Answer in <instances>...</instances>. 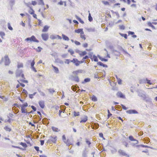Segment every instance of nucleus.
Returning <instances> with one entry per match:
<instances>
[{
  "label": "nucleus",
  "instance_id": "obj_1",
  "mask_svg": "<svg viewBox=\"0 0 157 157\" xmlns=\"http://www.w3.org/2000/svg\"><path fill=\"white\" fill-rule=\"evenodd\" d=\"M136 92L137 93L138 95L142 97L143 100L147 102L150 103L151 102V99L148 95H146V94L144 91L141 90H138L136 91Z\"/></svg>",
  "mask_w": 157,
  "mask_h": 157
},
{
  "label": "nucleus",
  "instance_id": "obj_2",
  "mask_svg": "<svg viewBox=\"0 0 157 157\" xmlns=\"http://www.w3.org/2000/svg\"><path fill=\"white\" fill-rule=\"evenodd\" d=\"M25 40L26 41H30V42H34L37 43L39 42V41L37 40L34 36H32L31 37L27 38L25 39Z\"/></svg>",
  "mask_w": 157,
  "mask_h": 157
},
{
  "label": "nucleus",
  "instance_id": "obj_3",
  "mask_svg": "<svg viewBox=\"0 0 157 157\" xmlns=\"http://www.w3.org/2000/svg\"><path fill=\"white\" fill-rule=\"evenodd\" d=\"M16 75L17 77H21L23 78H25L24 75L22 73V70L17 71Z\"/></svg>",
  "mask_w": 157,
  "mask_h": 157
},
{
  "label": "nucleus",
  "instance_id": "obj_4",
  "mask_svg": "<svg viewBox=\"0 0 157 157\" xmlns=\"http://www.w3.org/2000/svg\"><path fill=\"white\" fill-rule=\"evenodd\" d=\"M5 64L6 65H8L10 63V61L8 56L6 55L4 56Z\"/></svg>",
  "mask_w": 157,
  "mask_h": 157
},
{
  "label": "nucleus",
  "instance_id": "obj_5",
  "mask_svg": "<svg viewBox=\"0 0 157 157\" xmlns=\"http://www.w3.org/2000/svg\"><path fill=\"white\" fill-rule=\"evenodd\" d=\"M57 136H51L50 137V140L54 144L56 142L57 140Z\"/></svg>",
  "mask_w": 157,
  "mask_h": 157
},
{
  "label": "nucleus",
  "instance_id": "obj_6",
  "mask_svg": "<svg viewBox=\"0 0 157 157\" xmlns=\"http://www.w3.org/2000/svg\"><path fill=\"white\" fill-rule=\"evenodd\" d=\"M118 153H119L120 155H121L125 156L127 157H129V155L126 154L125 152L123 150H118Z\"/></svg>",
  "mask_w": 157,
  "mask_h": 157
},
{
  "label": "nucleus",
  "instance_id": "obj_7",
  "mask_svg": "<svg viewBox=\"0 0 157 157\" xmlns=\"http://www.w3.org/2000/svg\"><path fill=\"white\" fill-rule=\"evenodd\" d=\"M126 112L129 114L138 113V112L135 109H129L126 111Z\"/></svg>",
  "mask_w": 157,
  "mask_h": 157
},
{
  "label": "nucleus",
  "instance_id": "obj_8",
  "mask_svg": "<svg viewBox=\"0 0 157 157\" xmlns=\"http://www.w3.org/2000/svg\"><path fill=\"white\" fill-rule=\"evenodd\" d=\"M71 62H72L76 66H78L79 65V61H78L77 59H73L72 60H71Z\"/></svg>",
  "mask_w": 157,
  "mask_h": 157
},
{
  "label": "nucleus",
  "instance_id": "obj_9",
  "mask_svg": "<svg viewBox=\"0 0 157 157\" xmlns=\"http://www.w3.org/2000/svg\"><path fill=\"white\" fill-rule=\"evenodd\" d=\"M118 98L123 99H126L125 95L121 91H118Z\"/></svg>",
  "mask_w": 157,
  "mask_h": 157
},
{
  "label": "nucleus",
  "instance_id": "obj_10",
  "mask_svg": "<svg viewBox=\"0 0 157 157\" xmlns=\"http://www.w3.org/2000/svg\"><path fill=\"white\" fill-rule=\"evenodd\" d=\"M35 63V62L34 61V60L33 59L31 63V68L35 72H37V71L36 70V68H35L34 67Z\"/></svg>",
  "mask_w": 157,
  "mask_h": 157
},
{
  "label": "nucleus",
  "instance_id": "obj_11",
  "mask_svg": "<svg viewBox=\"0 0 157 157\" xmlns=\"http://www.w3.org/2000/svg\"><path fill=\"white\" fill-rule=\"evenodd\" d=\"M42 39L46 41L48 40V34L43 33L41 35Z\"/></svg>",
  "mask_w": 157,
  "mask_h": 157
},
{
  "label": "nucleus",
  "instance_id": "obj_12",
  "mask_svg": "<svg viewBox=\"0 0 157 157\" xmlns=\"http://www.w3.org/2000/svg\"><path fill=\"white\" fill-rule=\"evenodd\" d=\"M129 140L131 141L136 142V144H138L139 143L138 141L137 140L134 139L133 137L132 136H130L128 137Z\"/></svg>",
  "mask_w": 157,
  "mask_h": 157
},
{
  "label": "nucleus",
  "instance_id": "obj_13",
  "mask_svg": "<svg viewBox=\"0 0 157 157\" xmlns=\"http://www.w3.org/2000/svg\"><path fill=\"white\" fill-rule=\"evenodd\" d=\"M58 5L60 6H62L64 5V6L66 7L67 6V2L66 1H63L61 0L58 2Z\"/></svg>",
  "mask_w": 157,
  "mask_h": 157
},
{
  "label": "nucleus",
  "instance_id": "obj_14",
  "mask_svg": "<svg viewBox=\"0 0 157 157\" xmlns=\"http://www.w3.org/2000/svg\"><path fill=\"white\" fill-rule=\"evenodd\" d=\"M39 104L40 106V107L42 108L43 109L45 106L44 105V102L43 101H40L39 102Z\"/></svg>",
  "mask_w": 157,
  "mask_h": 157
},
{
  "label": "nucleus",
  "instance_id": "obj_15",
  "mask_svg": "<svg viewBox=\"0 0 157 157\" xmlns=\"http://www.w3.org/2000/svg\"><path fill=\"white\" fill-rule=\"evenodd\" d=\"M118 49H119L121 50L125 54H128L129 57H131V55L129 54L126 51L124 50L122 47H119L118 46Z\"/></svg>",
  "mask_w": 157,
  "mask_h": 157
},
{
  "label": "nucleus",
  "instance_id": "obj_16",
  "mask_svg": "<svg viewBox=\"0 0 157 157\" xmlns=\"http://www.w3.org/2000/svg\"><path fill=\"white\" fill-rule=\"evenodd\" d=\"M64 143L67 146H70V145H72V142L69 139H67L64 142Z\"/></svg>",
  "mask_w": 157,
  "mask_h": 157
},
{
  "label": "nucleus",
  "instance_id": "obj_17",
  "mask_svg": "<svg viewBox=\"0 0 157 157\" xmlns=\"http://www.w3.org/2000/svg\"><path fill=\"white\" fill-rule=\"evenodd\" d=\"M80 37L81 39L84 40H85L86 39V36L84 34L83 32H82V33H80Z\"/></svg>",
  "mask_w": 157,
  "mask_h": 157
},
{
  "label": "nucleus",
  "instance_id": "obj_18",
  "mask_svg": "<svg viewBox=\"0 0 157 157\" xmlns=\"http://www.w3.org/2000/svg\"><path fill=\"white\" fill-rule=\"evenodd\" d=\"M136 147H147V148H152V147H150L147 146V145H143V144L138 145H136Z\"/></svg>",
  "mask_w": 157,
  "mask_h": 157
},
{
  "label": "nucleus",
  "instance_id": "obj_19",
  "mask_svg": "<svg viewBox=\"0 0 157 157\" xmlns=\"http://www.w3.org/2000/svg\"><path fill=\"white\" fill-rule=\"evenodd\" d=\"M23 64L22 63L20 62L17 63V67L19 69L21 68H23Z\"/></svg>",
  "mask_w": 157,
  "mask_h": 157
},
{
  "label": "nucleus",
  "instance_id": "obj_20",
  "mask_svg": "<svg viewBox=\"0 0 157 157\" xmlns=\"http://www.w3.org/2000/svg\"><path fill=\"white\" fill-rule=\"evenodd\" d=\"M52 128L53 131L55 132H57L60 131V130L58 128L54 126L52 127Z\"/></svg>",
  "mask_w": 157,
  "mask_h": 157
},
{
  "label": "nucleus",
  "instance_id": "obj_21",
  "mask_svg": "<svg viewBox=\"0 0 157 157\" xmlns=\"http://www.w3.org/2000/svg\"><path fill=\"white\" fill-rule=\"evenodd\" d=\"M87 120V116H85L80 121V123H85L86 122Z\"/></svg>",
  "mask_w": 157,
  "mask_h": 157
},
{
  "label": "nucleus",
  "instance_id": "obj_22",
  "mask_svg": "<svg viewBox=\"0 0 157 157\" xmlns=\"http://www.w3.org/2000/svg\"><path fill=\"white\" fill-rule=\"evenodd\" d=\"M62 36L63 39L64 40L67 41L69 40V38L67 36H66L65 35L63 34L62 35Z\"/></svg>",
  "mask_w": 157,
  "mask_h": 157
},
{
  "label": "nucleus",
  "instance_id": "obj_23",
  "mask_svg": "<svg viewBox=\"0 0 157 157\" xmlns=\"http://www.w3.org/2000/svg\"><path fill=\"white\" fill-rule=\"evenodd\" d=\"M82 32L83 31V29H78L75 30V32L78 33H82Z\"/></svg>",
  "mask_w": 157,
  "mask_h": 157
},
{
  "label": "nucleus",
  "instance_id": "obj_24",
  "mask_svg": "<svg viewBox=\"0 0 157 157\" xmlns=\"http://www.w3.org/2000/svg\"><path fill=\"white\" fill-rule=\"evenodd\" d=\"M87 53L85 51H81L79 54L81 56H84Z\"/></svg>",
  "mask_w": 157,
  "mask_h": 157
},
{
  "label": "nucleus",
  "instance_id": "obj_25",
  "mask_svg": "<svg viewBox=\"0 0 157 157\" xmlns=\"http://www.w3.org/2000/svg\"><path fill=\"white\" fill-rule=\"evenodd\" d=\"M48 28H49V27L48 26H47V25L45 26L44 27V28L42 30V32H47L48 30Z\"/></svg>",
  "mask_w": 157,
  "mask_h": 157
},
{
  "label": "nucleus",
  "instance_id": "obj_26",
  "mask_svg": "<svg viewBox=\"0 0 157 157\" xmlns=\"http://www.w3.org/2000/svg\"><path fill=\"white\" fill-rule=\"evenodd\" d=\"M76 18L82 24H83L84 22L79 17L77 16H75Z\"/></svg>",
  "mask_w": 157,
  "mask_h": 157
},
{
  "label": "nucleus",
  "instance_id": "obj_27",
  "mask_svg": "<svg viewBox=\"0 0 157 157\" xmlns=\"http://www.w3.org/2000/svg\"><path fill=\"white\" fill-rule=\"evenodd\" d=\"M146 78L140 79L139 80V82L140 84L146 83Z\"/></svg>",
  "mask_w": 157,
  "mask_h": 157
},
{
  "label": "nucleus",
  "instance_id": "obj_28",
  "mask_svg": "<svg viewBox=\"0 0 157 157\" xmlns=\"http://www.w3.org/2000/svg\"><path fill=\"white\" fill-rule=\"evenodd\" d=\"M119 34L121 35L122 37H124L125 39H127V35L126 34H123L121 33H119Z\"/></svg>",
  "mask_w": 157,
  "mask_h": 157
},
{
  "label": "nucleus",
  "instance_id": "obj_29",
  "mask_svg": "<svg viewBox=\"0 0 157 157\" xmlns=\"http://www.w3.org/2000/svg\"><path fill=\"white\" fill-rule=\"evenodd\" d=\"M92 60H94L95 62H98V59L97 56L95 55H94L92 57V58H91Z\"/></svg>",
  "mask_w": 157,
  "mask_h": 157
},
{
  "label": "nucleus",
  "instance_id": "obj_30",
  "mask_svg": "<svg viewBox=\"0 0 157 157\" xmlns=\"http://www.w3.org/2000/svg\"><path fill=\"white\" fill-rule=\"evenodd\" d=\"M4 129L6 131L10 132L11 130V128L7 126H6L4 127Z\"/></svg>",
  "mask_w": 157,
  "mask_h": 157
},
{
  "label": "nucleus",
  "instance_id": "obj_31",
  "mask_svg": "<svg viewBox=\"0 0 157 157\" xmlns=\"http://www.w3.org/2000/svg\"><path fill=\"white\" fill-rule=\"evenodd\" d=\"M98 64L101 66L103 67H107V66L106 64H104L101 62H99L98 63Z\"/></svg>",
  "mask_w": 157,
  "mask_h": 157
},
{
  "label": "nucleus",
  "instance_id": "obj_32",
  "mask_svg": "<svg viewBox=\"0 0 157 157\" xmlns=\"http://www.w3.org/2000/svg\"><path fill=\"white\" fill-rule=\"evenodd\" d=\"M152 23L150 22H148L147 23V25L151 27L153 29H155V27L152 25Z\"/></svg>",
  "mask_w": 157,
  "mask_h": 157
},
{
  "label": "nucleus",
  "instance_id": "obj_33",
  "mask_svg": "<svg viewBox=\"0 0 157 157\" xmlns=\"http://www.w3.org/2000/svg\"><path fill=\"white\" fill-rule=\"evenodd\" d=\"M73 80L76 82H78L79 81V78L77 76H75L73 77Z\"/></svg>",
  "mask_w": 157,
  "mask_h": 157
},
{
  "label": "nucleus",
  "instance_id": "obj_34",
  "mask_svg": "<svg viewBox=\"0 0 157 157\" xmlns=\"http://www.w3.org/2000/svg\"><path fill=\"white\" fill-rule=\"evenodd\" d=\"M52 66L54 70L55 71L56 73H58L59 72V70L58 68L54 66L53 65H52Z\"/></svg>",
  "mask_w": 157,
  "mask_h": 157
},
{
  "label": "nucleus",
  "instance_id": "obj_35",
  "mask_svg": "<svg viewBox=\"0 0 157 157\" xmlns=\"http://www.w3.org/2000/svg\"><path fill=\"white\" fill-rule=\"evenodd\" d=\"M98 57L101 60V61H104L106 62L108 61L107 59L101 58L99 56H98Z\"/></svg>",
  "mask_w": 157,
  "mask_h": 157
},
{
  "label": "nucleus",
  "instance_id": "obj_36",
  "mask_svg": "<svg viewBox=\"0 0 157 157\" xmlns=\"http://www.w3.org/2000/svg\"><path fill=\"white\" fill-rule=\"evenodd\" d=\"M20 144L25 148H26V147H27V145L25 143H24L23 142H21L20 143Z\"/></svg>",
  "mask_w": 157,
  "mask_h": 157
},
{
  "label": "nucleus",
  "instance_id": "obj_37",
  "mask_svg": "<svg viewBox=\"0 0 157 157\" xmlns=\"http://www.w3.org/2000/svg\"><path fill=\"white\" fill-rule=\"evenodd\" d=\"M146 83H147L149 85H151L152 84V83L151 82V80L147 79V78H146Z\"/></svg>",
  "mask_w": 157,
  "mask_h": 157
},
{
  "label": "nucleus",
  "instance_id": "obj_38",
  "mask_svg": "<svg viewBox=\"0 0 157 157\" xmlns=\"http://www.w3.org/2000/svg\"><path fill=\"white\" fill-rule=\"evenodd\" d=\"M38 4L40 5H41L43 6H44V3L43 0H39Z\"/></svg>",
  "mask_w": 157,
  "mask_h": 157
},
{
  "label": "nucleus",
  "instance_id": "obj_39",
  "mask_svg": "<svg viewBox=\"0 0 157 157\" xmlns=\"http://www.w3.org/2000/svg\"><path fill=\"white\" fill-rule=\"evenodd\" d=\"M0 36L2 39H3V37L5 36V33L3 32H0Z\"/></svg>",
  "mask_w": 157,
  "mask_h": 157
},
{
  "label": "nucleus",
  "instance_id": "obj_40",
  "mask_svg": "<svg viewBox=\"0 0 157 157\" xmlns=\"http://www.w3.org/2000/svg\"><path fill=\"white\" fill-rule=\"evenodd\" d=\"M48 90L49 93L51 94H53L55 92V91L53 89H48Z\"/></svg>",
  "mask_w": 157,
  "mask_h": 157
},
{
  "label": "nucleus",
  "instance_id": "obj_41",
  "mask_svg": "<svg viewBox=\"0 0 157 157\" xmlns=\"http://www.w3.org/2000/svg\"><path fill=\"white\" fill-rule=\"evenodd\" d=\"M42 49V48L40 47H38L36 49V52H41V50Z\"/></svg>",
  "mask_w": 157,
  "mask_h": 157
},
{
  "label": "nucleus",
  "instance_id": "obj_42",
  "mask_svg": "<svg viewBox=\"0 0 157 157\" xmlns=\"http://www.w3.org/2000/svg\"><path fill=\"white\" fill-rule=\"evenodd\" d=\"M123 144L126 147H128V144L127 142L126 141H123L122 142Z\"/></svg>",
  "mask_w": 157,
  "mask_h": 157
},
{
  "label": "nucleus",
  "instance_id": "obj_43",
  "mask_svg": "<svg viewBox=\"0 0 157 157\" xmlns=\"http://www.w3.org/2000/svg\"><path fill=\"white\" fill-rule=\"evenodd\" d=\"M68 51L70 53L71 55H73V54L74 53V51L71 49H69L68 50Z\"/></svg>",
  "mask_w": 157,
  "mask_h": 157
},
{
  "label": "nucleus",
  "instance_id": "obj_44",
  "mask_svg": "<svg viewBox=\"0 0 157 157\" xmlns=\"http://www.w3.org/2000/svg\"><path fill=\"white\" fill-rule=\"evenodd\" d=\"M29 13L31 14H33L34 13V11L33 9L31 8L30 10L29 11Z\"/></svg>",
  "mask_w": 157,
  "mask_h": 157
},
{
  "label": "nucleus",
  "instance_id": "obj_45",
  "mask_svg": "<svg viewBox=\"0 0 157 157\" xmlns=\"http://www.w3.org/2000/svg\"><path fill=\"white\" fill-rule=\"evenodd\" d=\"M28 106V104L27 102H26L23 105H21V107H23L25 108V107H27Z\"/></svg>",
  "mask_w": 157,
  "mask_h": 157
},
{
  "label": "nucleus",
  "instance_id": "obj_46",
  "mask_svg": "<svg viewBox=\"0 0 157 157\" xmlns=\"http://www.w3.org/2000/svg\"><path fill=\"white\" fill-rule=\"evenodd\" d=\"M88 18L89 20L90 21H91L93 20V18L91 17V14L90 13H89V14Z\"/></svg>",
  "mask_w": 157,
  "mask_h": 157
},
{
  "label": "nucleus",
  "instance_id": "obj_47",
  "mask_svg": "<svg viewBox=\"0 0 157 157\" xmlns=\"http://www.w3.org/2000/svg\"><path fill=\"white\" fill-rule=\"evenodd\" d=\"M92 101H97V98L94 95H93L92 96Z\"/></svg>",
  "mask_w": 157,
  "mask_h": 157
},
{
  "label": "nucleus",
  "instance_id": "obj_48",
  "mask_svg": "<svg viewBox=\"0 0 157 157\" xmlns=\"http://www.w3.org/2000/svg\"><path fill=\"white\" fill-rule=\"evenodd\" d=\"M36 93H34L33 94H29V97L30 98H33V96L35 95Z\"/></svg>",
  "mask_w": 157,
  "mask_h": 157
},
{
  "label": "nucleus",
  "instance_id": "obj_49",
  "mask_svg": "<svg viewBox=\"0 0 157 157\" xmlns=\"http://www.w3.org/2000/svg\"><path fill=\"white\" fill-rule=\"evenodd\" d=\"M8 28L10 30H12L13 29L12 27L10 25V23H8Z\"/></svg>",
  "mask_w": 157,
  "mask_h": 157
},
{
  "label": "nucleus",
  "instance_id": "obj_50",
  "mask_svg": "<svg viewBox=\"0 0 157 157\" xmlns=\"http://www.w3.org/2000/svg\"><path fill=\"white\" fill-rule=\"evenodd\" d=\"M21 112L22 113H26L27 112L25 111V108L23 107H21Z\"/></svg>",
  "mask_w": 157,
  "mask_h": 157
},
{
  "label": "nucleus",
  "instance_id": "obj_51",
  "mask_svg": "<svg viewBox=\"0 0 157 157\" xmlns=\"http://www.w3.org/2000/svg\"><path fill=\"white\" fill-rule=\"evenodd\" d=\"M119 28L121 30H124L125 29V27L123 25H119Z\"/></svg>",
  "mask_w": 157,
  "mask_h": 157
},
{
  "label": "nucleus",
  "instance_id": "obj_52",
  "mask_svg": "<svg viewBox=\"0 0 157 157\" xmlns=\"http://www.w3.org/2000/svg\"><path fill=\"white\" fill-rule=\"evenodd\" d=\"M62 139L63 140L64 142H65V141H66V140H66V136H65V135H63L62 137Z\"/></svg>",
  "mask_w": 157,
  "mask_h": 157
},
{
  "label": "nucleus",
  "instance_id": "obj_53",
  "mask_svg": "<svg viewBox=\"0 0 157 157\" xmlns=\"http://www.w3.org/2000/svg\"><path fill=\"white\" fill-rule=\"evenodd\" d=\"M128 35H131L132 36L133 35V34H135V33L134 32H132V31H128Z\"/></svg>",
  "mask_w": 157,
  "mask_h": 157
},
{
  "label": "nucleus",
  "instance_id": "obj_54",
  "mask_svg": "<svg viewBox=\"0 0 157 157\" xmlns=\"http://www.w3.org/2000/svg\"><path fill=\"white\" fill-rule=\"evenodd\" d=\"M71 61L69 59H66L65 61V63L66 64H69Z\"/></svg>",
  "mask_w": 157,
  "mask_h": 157
},
{
  "label": "nucleus",
  "instance_id": "obj_55",
  "mask_svg": "<svg viewBox=\"0 0 157 157\" xmlns=\"http://www.w3.org/2000/svg\"><path fill=\"white\" fill-rule=\"evenodd\" d=\"M79 115V112H74V116L76 117L77 116H78Z\"/></svg>",
  "mask_w": 157,
  "mask_h": 157
},
{
  "label": "nucleus",
  "instance_id": "obj_56",
  "mask_svg": "<svg viewBox=\"0 0 157 157\" xmlns=\"http://www.w3.org/2000/svg\"><path fill=\"white\" fill-rule=\"evenodd\" d=\"M74 43L77 45H79L81 44L79 42L77 41H74Z\"/></svg>",
  "mask_w": 157,
  "mask_h": 157
},
{
  "label": "nucleus",
  "instance_id": "obj_57",
  "mask_svg": "<svg viewBox=\"0 0 157 157\" xmlns=\"http://www.w3.org/2000/svg\"><path fill=\"white\" fill-rule=\"evenodd\" d=\"M121 105L122 106V109H124V110H126L128 109V108L126 107L124 105H123L121 104Z\"/></svg>",
  "mask_w": 157,
  "mask_h": 157
},
{
  "label": "nucleus",
  "instance_id": "obj_58",
  "mask_svg": "<svg viewBox=\"0 0 157 157\" xmlns=\"http://www.w3.org/2000/svg\"><path fill=\"white\" fill-rule=\"evenodd\" d=\"M81 141V139L80 140H78V142L76 143V144L78 146H79L80 144V142Z\"/></svg>",
  "mask_w": 157,
  "mask_h": 157
},
{
  "label": "nucleus",
  "instance_id": "obj_59",
  "mask_svg": "<svg viewBox=\"0 0 157 157\" xmlns=\"http://www.w3.org/2000/svg\"><path fill=\"white\" fill-rule=\"evenodd\" d=\"M102 2L105 5H107L109 4V3L108 2L105 1H102Z\"/></svg>",
  "mask_w": 157,
  "mask_h": 157
},
{
  "label": "nucleus",
  "instance_id": "obj_60",
  "mask_svg": "<svg viewBox=\"0 0 157 157\" xmlns=\"http://www.w3.org/2000/svg\"><path fill=\"white\" fill-rule=\"evenodd\" d=\"M86 142L89 146L91 144V143L88 139L86 140Z\"/></svg>",
  "mask_w": 157,
  "mask_h": 157
},
{
  "label": "nucleus",
  "instance_id": "obj_61",
  "mask_svg": "<svg viewBox=\"0 0 157 157\" xmlns=\"http://www.w3.org/2000/svg\"><path fill=\"white\" fill-rule=\"evenodd\" d=\"M31 108L34 110V111H35L36 110V108L33 105L31 106Z\"/></svg>",
  "mask_w": 157,
  "mask_h": 157
},
{
  "label": "nucleus",
  "instance_id": "obj_62",
  "mask_svg": "<svg viewBox=\"0 0 157 157\" xmlns=\"http://www.w3.org/2000/svg\"><path fill=\"white\" fill-rule=\"evenodd\" d=\"M122 80L120 78H118V84H122Z\"/></svg>",
  "mask_w": 157,
  "mask_h": 157
},
{
  "label": "nucleus",
  "instance_id": "obj_63",
  "mask_svg": "<svg viewBox=\"0 0 157 157\" xmlns=\"http://www.w3.org/2000/svg\"><path fill=\"white\" fill-rule=\"evenodd\" d=\"M82 45L84 48H86L88 46V44L87 43H85L83 44Z\"/></svg>",
  "mask_w": 157,
  "mask_h": 157
},
{
  "label": "nucleus",
  "instance_id": "obj_64",
  "mask_svg": "<svg viewBox=\"0 0 157 157\" xmlns=\"http://www.w3.org/2000/svg\"><path fill=\"white\" fill-rule=\"evenodd\" d=\"M36 2L35 1H32V4L33 6L36 5Z\"/></svg>",
  "mask_w": 157,
  "mask_h": 157
}]
</instances>
